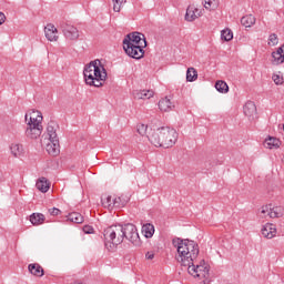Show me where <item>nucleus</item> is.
I'll return each mask as SVG.
<instances>
[{"mask_svg":"<svg viewBox=\"0 0 284 284\" xmlns=\"http://www.w3.org/2000/svg\"><path fill=\"white\" fill-rule=\"evenodd\" d=\"M173 245L178 251V261L182 263L184 267H187L189 274L203 281V284H210V265L202 261L196 264V258L199 257V244L191 240L173 239Z\"/></svg>","mask_w":284,"mask_h":284,"instance_id":"obj_1","label":"nucleus"},{"mask_svg":"<svg viewBox=\"0 0 284 284\" xmlns=\"http://www.w3.org/2000/svg\"><path fill=\"white\" fill-rule=\"evenodd\" d=\"M104 245L109 252H114L118 245L123 243V240L130 241L135 247H141V237L134 224L128 223L124 225H111L103 232Z\"/></svg>","mask_w":284,"mask_h":284,"instance_id":"obj_2","label":"nucleus"},{"mask_svg":"<svg viewBox=\"0 0 284 284\" xmlns=\"http://www.w3.org/2000/svg\"><path fill=\"white\" fill-rule=\"evenodd\" d=\"M146 136L155 148H173L179 141V133L170 126H161L156 130L151 129Z\"/></svg>","mask_w":284,"mask_h":284,"instance_id":"obj_3","label":"nucleus"},{"mask_svg":"<svg viewBox=\"0 0 284 284\" xmlns=\"http://www.w3.org/2000/svg\"><path fill=\"white\" fill-rule=\"evenodd\" d=\"M83 75L87 85L103 88V84L108 79V71L105 70V67L101 64V60H94L84 67Z\"/></svg>","mask_w":284,"mask_h":284,"instance_id":"obj_4","label":"nucleus"},{"mask_svg":"<svg viewBox=\"0 0 284 284\" xmlns=\"http://www.w3.org/2000/svg\"><path fill=\"white\" fill-rule=\"evenodd\" d=\"M42 121L43 115H41V112L32 111L27 123L26 136L29 139H39V136H41V132H43V125H41Z\"/></svg>","mask_w":284,"mask_h":284,"instance_id":"obj_5","label":"nucleus"},{"mask_svg":"<svg viewBox=\"0 0 284 284\" xmlns=\"http://www.w3.org/2000/svg\"><path fill=\"white\" fill-rule=\"evenodd\" d=\"M262 219H281L284 215V207L283 206H274L272 204L264 205L261 207L260 211Z\"/></svg>","mask_w":284,"mask_h":284,"instance_id":"obj_6","label":"nucleus"},{"mask_svg":"<svg viewBox=\"0 0 284 284\" xmlns=\"http://www.w3.org/2000/svg\"><path fill=\"white\" fill-rule=\"evenodd\" d=\"M145 47L143 45H136V44H132L130 42L128 43H123V50L125 52V54H128V57H131V59H143L144 54H145Z\"/></svg>","mask_w":284,"mask_h":284,"instance_id":"obj_7","label":"nucleus"},{"mask_svg":"<svg viewBox=\"0 0 284 284\" xmlns=\"http://www.w3.org/2000/svg\"><path fill=\"white\" fill-rule=\"evenodd\" d=\"M59 27L60 30H62L63 37L69 41H77V39H79V29L70 22L61 21Z\"/></svg>","mask_w":284,"mask_h":284,"instance_id":"obj_8","label":"nucleus"},{"mask_svg":"<svg viewBox=\"0 0 284 284\" xmlns=\"http://www.w3.org/2000/svg\"><path fill=\"white\" fill-rule=\"evenodd\" d=\"M123 43H131V45H143V48L148 47V41L145 40V36L139 32L129 33L124 38Z\"/></svg>","mask_w":284,"mask_h":284,"instance_id":"obj_9","label":"nucleus"},{"mask_svg":"<svg viewBox=\"0 0 284 284\" xmlns=\"http://www.w3.org/2000/svg\"><path fill=\"white\" fill-rule=\"evenodd\" d=\"M44 34L48 41H59V30L52 23L47 24L44 28Z\"/></svg>","mask_w":284,"mask_h":284,"instance_id":"obj_10","label":"nucleus"},{"mask_svg":"<svg viewBox=\"0 0 284 284\" xmlns=\"http://www.w3.org/2000/svg\"><path fill=\"white\" fill-rule=\"evenodd\" d=\"M133 98L138 101H140L141 99L143 101H146L148 99H152V97H154V91L152 90H134L132 92Z\"/></svg>","mask_w":284,"mask_h":284,"instance_id":"obj_11","label":"nucleus"},{"mask_svg":"<svg viewBox=\"0 0 284 284\" xmlns=\"http://www.w3.org/2000/svg\"><path fill=\"white\" fill-rule=\"evenodd\" d=\"M199 17H201V13H199V9L194 7V4L189 6L185 13V21H196Z\"/></svg>","mask_w":284,"mask_h":284,"instance_id":"obj_12","label":"nucleus"},{"mask_svg":"<svg viewBox=\"0 0 284 284\" xmlns=\"http://www.w3.org/2000/svg\"><path fill=\"white\" fill-rule=\"evenodd\" d=\"M174 108V102L168 97L162 98L159 101V109L161 112H172V109Z\"/></svg>","mask_w":284,"mask_h":284,"instance_id":"obj_13","label":"nucleus"},{"mask_svg":"<svg viewBox=\"0 0 284 284\" xmlns=\"http://www.w3.org/2000/svg\"><path fill=\"white\" fill-rule=\"evenodd\" d=\"M262 236H264V239H274V236H276V226L274 224H265L262 227Z\"/></svg>","mask_w":284,"mask_h":284,"instance_id":"obj_14","label":"nucleus"},{"mask_svg":"<svg viewBox=\"0 0 284 284\" xmlns=\"http://www.w3.org/2000/svg\"><path fill=\"white\" fill-rule=\"evenodd\" d=\"M50 142L47 144V152L51 154V156H57L61 150L59 146V140H49Z\"/></svg>","mask_w":284,"mask_h":284,"instance_id":"obj_15","label":"nucleus"},{"mask_svg":"<svg viewBox=\"0 0 284 284\" xmlns=\"http://www.w3.org/2000/svg\"><path fill=\"white\" fill-rule=\"evenodd\" d=\"M274 65H281L284 63V44L272 53Z\"/></svg>","mask_w":284,"mask_h":284,"instance_id":"obj_16","label":"nucleus"},{"mask_svg":"<svg viewBox=\"0 0 284 284\" xmlns=\"http://www.w3.org/2000/svg\"><path fill=\"white\" fill-rule=\"evenodd\" d=\"M274 65H281L284 63V44L272 53Z\"/></svg>","mask_w":284,"mask_h":284,"instance_id":"obj_17","label":"nucleus"},{"mask_svg":"<svg viewBox=\"0 0 284 284\" xmlns=\"http://www.w3.org/2000/svg\"><path fill=\"white\" fill-rule=\"evenodd\" d=\"M243 111L245 116H254V114H256V104L252 101H247L243 106Z\"/></svg>","mask_w":284,"mask_h":284,"instance_id":"obj_18","label":"nucleus"},{"mask_svg":"<svg viewBox=\"0 0 284 284\" xmlns=\"http://www.w3.org/2000/svg\"><path fill=\"white\" fill-rule=\"evenodd\" d=\"M28 270L33 276L41 277L44 274L43 267H41L38 263L29 264Z\"/></svg>","mask_w":284,"mask_h":284,"instance_id":"obj_19","label":"nucleus"},{"mask_svg":"<svg viewBox=\"0 0 284 284\" xmlns=\"http://www.w3.org/2000/svg\"><path fill=\"white\" fill-rule=\"evenodd\" d=\"M36 187L40 191V192H48L50 190V183H48V180H45V178H42L40 180L37 181L36 183Z\"/></svg>","mask_w":284,"mask_h":284,"instance_id":"obj_20","label":"nucleus"},{"mask_svg":"<svg viewBox=\"0 0 284 284\" xmlns=\"http://www.w3.org/2000/svg\"><path fill=\"white\" fill-rule=\"evenodd\" d=\"M45 221V215L41 213H33L30 215V222L32 225H41Z\"/></svg>","mask_w":284,"mask_h":284,"instance_id":"obj_21","label":"nucleus"},{"mask_svg":"<svg viewBox=\"0 0 284 284\" xmlns=\"http://www.w3.org/2000/svg\"><path fill=\"white\" fill-rule=\"evenodd\" d=\"M215 89L222 94H227V92H230V87L227 85V82L223 80H219L215 82Z\"/></svg>","mask_w":284,"mask_h":284,"instance_id":"obj_22","label":"nucleus"},{"mask_svg":"<svg viewBox=\"0 0 284 284\" xmlns=\"http://www.w3.org/2000/svg\"><path fill=\"white\" fill-rule=\"evenodd\" d=\"M142 234H144L145 239H152L154 236V225L151 223L144 224L142 226Z\"/></svg>","mask_w":284,"mask_h":284,"instance_id":"obj_23","label":"nucleus"},{"mask_svg":"<svg viewBox=\"0 0 284 284\" xmlns=\"http://www.w3.org/2000/svg\"><path fill=\"white\" fill-rule=\"evenodd\" d=\"M255 22H256V19L252 14L244 16L241 18V23L242 26H244V28H252V26H254Z\"/></svg>","mask_w":284,"mask_h":284,"instance_id":"obj_24","label":"nucleus"},{"mask_svg":"<svg viewBox=\"0 0 284 284\" xmlns=\"http://www.w3.org/2000/svg\"><path fill=\"white\" fill-rule=\"evenodd\" d=\"M68 221L71 223L81 224L83 223V215H81L79 212H72L68 215Z\"/></svg>","mask_w":284,"mask_h":284,"instance_id":"obj_25","label":"nucleus"},{"mask_svg":"<svg viewBox=\"0 0 284 284\" xmlns=\"http://www.w3.org/2000/svg\"><path fill=\"white\" fill-rule=\"evenodd\" d=\"M265 145L272 150L273 148H278L281 145V141L276 138L268 136L265 140Z\"/></svg>","mask_w":284,"mask_h":284,"instance_id":"obj_26","label":"nucleus"},{"mask_svg":"<svg viewBox=\"0 0 284 284\" xmlns=\"http://www.w3.org/2000/svg\"><path fill=\"white\" fill-rule=\"evenodd\" d=\"M47 134L49 136V141H51V140H54V141L59 140V136L57 135V129L52 124H49L47 126Z\"/></svg>","mask_w":284,"mask_h":284,"instance_id":"obj_27","label":"nucleus"},{"mask_svg":"<svg viewBox=\"0 0 284 284\" xmlns=\"http://www.w3.org/2000/svg\"><path fill=\"white\" fill-rule=\"evenodd\" d=\"M199 79V72H196V69L194 68H189L186 71V81H196Z\"/></svg>","mask_w":284,"mask_h":284,"instance_id":"obj_28","label":"nucleus"},{"mask_svg":"<svg viewBox=\"0 0 284 284\" xmlns=\"http://www.w3.org/2000/svg\"><path fill=\"white\" fill-rule=\"evenodd\" d=\"M10 150L13 156H21V154H23V145L21 144H12Z\"/></svg>","mask_w":284,"mask_h":284,"instance_id":"obj_29","label":"nucleus"},{"mask_svg":"<svg viewBox=\"0 0 284 284\" xmlns=\"http://www.w3.org/2000/svg\"><path fill=\"white\" fill-rule=\"evenodd\" d=\"M221 39L223 41H232V39H234V33L230 29H224L221 32Z\"/></svg>","mask_w":284,"mask_h":284,"instance_id":"obj_30","label":"nucleus"},{"mask_svg":"<svg viewBox=\"0 0 284 284\" xmlns=\"http://www.w3.org/2000/svg\"><path fill=\"white\" fill-rule=\"evenodd\" d=\"M113 201L114 200H112L110 195H108L106 197H102L103 207H106V210H112Z\"/></svg>","mask_w":284,"mask_h":284,"instance_id":"obj_31","label":"nucleus"},{"mask_svg":"<svg viewBox=\"0 0 284 284\" xmlns=\"http://www.w3.org/2000/svg\"><path fill=\"white\" fill-rule=\"evenodd\" d=\"M138 133H140L141 136H145L148 133V125L146 124H138L136 125Z\"/></svg>","mask_w":284,"mask_h":284,"instance_id":"obj_32","label":"nucleus"},{"mask_svg":"<svg viewBox=\"0 0 284 284\" xmlns=\"http://www.w3.org/2000/svg\"><path fill=\"white\" fill-rule=\"evenodd\" d=\"M124 206H125V202L121 197L113 199L112 210H114V207H124Z\"/></svg>","mask_w":284,"mask_h":284,"instance_id":"obj_33","label":"nucleus"},{"mask_svg":"<svg viewBox=\"0 0 284 284\" xmlns=\"http://www.w3.org/2000/svg\"><path fill=\"white\" fill-rule=\"evenodd\" d=\"M113 1V10L114 12H121V6L125 3V0H112Z\"/></svg>","mask_w":284,"mask_h":284,"instance_id":"obj_34","label":"nucleus"},{"mask_svg":"<svg viewBox=\"0 0 284 284\" xmlns=\"http://www.w3.org/2000/svg\"><path fill=\"white\" fill-rule=\"evenodd\" d=\"M276 43H278V36H276V33H272L268 37V45H276Z\"/></svg>","mask_w":284,"mask_h":284,"instance_id":"obj_35","label":"nucleus"},{"mask_svg":"<svg viewBox=\"0 0 284 284\" xmlns=\"http://www.w3.org/2000/svg\"><path fill=\"white\" fill-rule=\"evenodd\" d=\"M215 1L216 0H202V3H204V8L206 10H211V8H213Z\"/></svg>","mask_w":284,"mask_h":284,"instance_id":"obj_36","label":"nucleus"},{"mask_svg":"<svg viewBox=\"0 0 284 284\" xmlns=\"http://www.w3.org/2000/svg\"><path fill=\"white\" fill-rule=\"evenodd\" d=\"M49 214L51 216H59V214H61V210L53 207V209H49Z\"/></svg>","mask_w":284,"mask_h":284,"instance_id":"obj_37","label":"nucleus"},{"mask_svg":"<svg viewBox=\"0 0 284 284\" xmlns=\"http://www.w3.org/2000/svg\"><path fill=\"white\" fill-rule=\"evenodd\" d=\"M83 232H84V234H93L94 233V227H92L90 225H84L83 226Z\"/></svg>","mask_w":284,"mask_h":284,"instance_id":"obj_38","label":"nucleus"},{"mask_svg":"<svg viewBox=\"0 0 284 284\" xmlns=\"http://www.w3.org/2000/svg\"><path fill=\"white\" fill-rule=\"evenodd\" d=\"M273 81L276 85H281V83H283V80L278 75H274Z\"/></svg>","mask_w":284,"mask_h":284,"instance_id":"obj_39","label":"nucleus"},{"mask_svg":"<svg viewBox=\"0 0 284 284\" xmlns=\"http://www.w3.org/2000/svg\"><path fill=\"white\" fill-rule=\"evenodd\" d=\"M145 258H146L148 261H152V260L154 258V252H153V251L146 252Z\"/></svg>","mask_w":284,"mask_h":284,"instance_id":"obj_40","label":"nucleus"},{"mask_svg":"<svg viewBox=\"0 0 284 284\" xmlns=\"http://www.w3.org/2000/svg\"><path fill=\"white\" fill-rule=\"evenodd\" d=\"M3 23H6V14L0 12V26H3Z\"/></svg>","mask_w":284,"mask_h":284,"instance_id":"obj_41","label":"nucleus"},{"mask_svg":"<svg viewBox=\"0 0 284 284\" xmlns=\"http://www.w3.org/2000/svg\"><path fill=\"white\" fill-rule=\"evenodd\" d=\"M26 121H28V114H26Z\"/></svg>","mask_w":284,"mask_h":284,"instance_id":"obj_42","label":"nucleus"}]
</instances>
